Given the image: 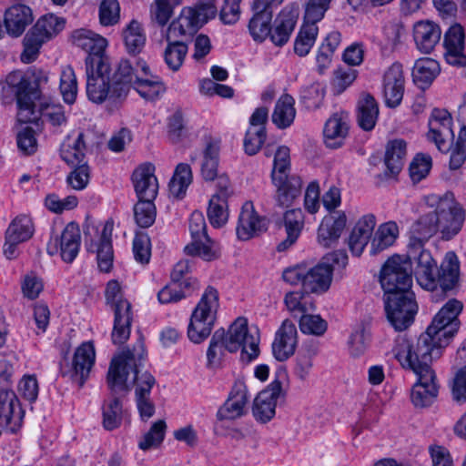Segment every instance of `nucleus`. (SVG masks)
<instances>
[{
    "label": "nucleus",
    "mask_w": 466,
    "mask_h": 466,
    "mask_svg": "<svg viewBox=\"0 0 466 466\" xmlns=\"http://www.w3.org/2000/svg\"><path fill=\"white\" fill-rule=\"evenodd\" d=\"M147 356L144 339L139 336L132 349L123 350L112 358L106 383L113 393H127L135 385L137 410L142 420H148L155 413V406L150 399L155 378L147 371H141Z\"/></svg>",
    "instance_id": "obj_1"
},
{
    "label": "nucleus",
    "mask_w": 466,
    "mask_h": 466,
    "mask_svg": "<svg viewBox=\"0 0 466 466\" xmlns=\"http://www.w3.org/2000/svg\"><path fill=\"white\" fill-rule=\"evenodd\" d=\"M47 82V76L42 70H28L26 72L14 71L6 76L7 85L15 95L18 106L17 119L21 123H32L41 116L53 126H61L66 118L60 105H46L35 109V100L40 98V87Z\"/></svg>",
    "instance_id": "obj_2"
},
{
    "label": "nucleus",
    "mask_w": 466,
    "mask_h": 466,
    "mask_svg": "<svg viewBox=\"0 0 466 466\" xmlns=\"http://www.w3.org/2000/svg\"><path fill=\"white\" fill-rule=\"evenodd\" d=\"M428 201L435 209L421 215L413 223L410 242L424 244L437 232L441 234L442 239H451L461 229L465 220L464 209L451 192H446L442 196L432 195Z\"/></svg>",
    "instance_id": "obj_3"
},
{
    "label": "nucleus",
    "mask_w": 466,
    "mask_h": 466,
    "mask_svg": "<svg viewBox=\"0 0 466 466\" xmlns=\"http://www.w3.org/2000/svg\"><path fill=\"white\" fill-rule=\"evenodd\" d=\"M406 260L415 264L414 275L419 285L427 290H437L438 287L446 293L456 288L460 278V262L452 251L446 253L436 277L437 263L431 253L420 242H409Z\"/></svg>",
    "instance_id": "obj_4"
},
{
    "label": "nucleus",
    "mask_w": 466,
    "mask_h": 466,
    "mask_svg": "<svg viewBox=\"0 0 466 466\" xmlns=\"http://www.w3.org/2000/svg\"><path fill=\"white\" fill-rule=\"evenodd\" d=\"M258 343V332L252 333L248 329L245 318H238L227 331L221 328L213 333L207 350V367L220 368L227 351L236 352L238 350H241V360L250 362L259 354Z\"/></svg>",
    "instance_id": "obj_5"
},
{
    "label": "nucleus",
    "mask_w": 466,
    "mask_h": 466,
    "mask_svg": "<svg viewBox=\"0 0 466 466\" xmlns=\"http://www.w3.org/2000/svg\"><path fill=\"white\" fill-rule=\"evenodd\" d=\"M394 358L404 370L413 371L418 377L412 387L411 401L416 407L431 405L438 395L436 375L431 367V362L436 359L433 355L417 354L412 350V341L406 338H398L392 348Z\"/></svg>",
    "instance_id": "obj_6"
},
{
    "label": "nucleus",
    "mask_w": 466,
    "mask_h": 466,
    "mask_svg": "<svg viewBox=\"0 0 466 466\" xmlns=\"http://www.w3.org/2000/svg\"><path fill=\"white\" fill-rule=\"evenodd\" d=\"M463 305L461 301L450 299L435 315L431 325L422 333L416 343L412 342V350L417 354L433 355L440 358L441 349L449 344L460 327L459 314Z\"/></svg>",
    "instance_id": "obj_7"
},
{
    "label": "nucleus",
    "mask_w": 466,
    "mask_h": 466,
    "mask_svg": "<svg viewBox=\"0 0 466 466\" xmlns=\"http://www.w3.org/2000/svg\"><path fill=\"white\" fill-rule=\"evenodd\" d=\"M217 7L213 0L185 6L162 32L165 41H183L193 36L209 19L214 18Z\"/></svg>",
    "instance_id": "obj_8"
},
{
    "label": "nucleus",
    "mask_w": 466,
    "mask_h": 466,
    "mask_svg": "<svg viewBox=\"0 0 466 466\" xmlns=\"http://www.w3.org/2000/svg\"><path fill=\"white\" fill-rule=\"evenodd\" d=\"M218 293L213 287H208L194 309L187 327L190 341L199 344L207 339L214 328L218 309Z\"/></svg>",
    "instance_id": "obj_9"
},
{
    "label": "nucleus",
    "mask_w": 466,
    "mask_h": 466,
    "mask_svg": "<svg viewBox=\"0 0 466 466\" xmlns=\"http://www.w3.org/2000/svg\"><path fill=\"white\" fill-rule=\"evenodd\" d=\"M86 74V95L95 104L108 101L116 105L123 101L122 97L113 96V83L110 78V66L106 58L98 56L85 60Z\"/></svg>",
    "instance_id": "obj_10"
},
{
    "label": "nucleus",
    "mask_w": 466,
    "mask_h": 466,
    "mask_svg": "<svg viewBox=\"0 0 466 466\" xmlns=\"http://www.w3.org/2000/svg\"><path fill=\"white\" fill-rule=\"evenodd\" d=\"M106 299L114 311L112 341L114 344H123L130 336L133 320L131 303L123 298L120 285L116 280H110L107 283Z\"/></svg>",
    "instance_id": "obj_11"
},
{
    "label": "nucleus",
    "mask_w": 466,
    "mask_h": 466,
    "mask_svg": "<svg viewBox=\"0 0 466 466\" xmlns=\"http://www.w3.org/2000/svg\"><path fill=\"white\" fill-rule=\"evenodd\" d=\"M380 281L385 295L412 292V268L403 256L394 255L383 265Z\"/></svg>",
    "instance_id": "obj_12"
},
{
    "label": "nucleus",
    "mask_w": 466,
    "mask_h": 466,
    "mask_svg": "<svg viewBox=\"0 0 466 466\" xmlns=\"http://www.w3.org/2000/svg\"><path fill=\"white\" fill-rule=\"evenodd\" d=\"M189 231L192 238L184 250L187 255L198 256L207 261L219 257L220 248L207 233V224L202 212H192L189 218Z\"/></svg>",
    "instance_id": "obj_13"
},
{
    "label": "nucleus",
    "mask_w": 466,
    "mask_h": 466,
    "mask_svg": "<svg viewBox=\"0 0 466 466\" xmlns=\"http://www.w3.org/2000/svg\"><path fill=\"white\" fill-rule=\"evenodd\" d=\"M385 310L390 325L402 331L411 325L418 306L413 292L385 295Z\"/></svg>",
    "instance_id": "obj_14"
},
{
    "label": "nucleus",
    "mask_w": 466,
    "mask_h": 466,
    "mask_svg": "<svg viewBox=\"0 0 466 466\" xmlns=\"http://www.w3.org/2000/svg\"><path fill=\"white\" fill-rule=\"evenodd\" d=\"M452 118L448 111L433 109L429 120L427 138L433 142L441 153L450 152L454 140Z\"/></svg>",
    "instance_id": "obj_15"
},
{
    "label": "nucleus",
    "mask_w": 466,
    "mask_h": 466,
    "mask_svg": "<svg viewBox=\"0 0 466 466\" xmlns=\"http://www.w3.org/2000/svg\"><path fill=\"white\" fill-rule=\"evenodd\" d=\"M284 396L281 381L274 380L270 382L253 400L252 414L255 420L260 423L271 420L276 414L279 399Z\"/></svg>",
    "instance_id": "obj_16"
},
{
    "label": "nucleus",
    "mask_w": 466,
    "mask_h": 466,
    "mask_svg": "<svg viewBox=\"0 0 466 466\" xmlns=\"http://www.w3.org/2000/svg\"><path fill=\"white\" fill-rule=\"evenodd\" d=\"M443 46L446 62L453 66L466 67L465 34L460 24H454L444 33Z\"/></svg>",
    "instance_id": "obj_17"
},
{
    "label": "nucleus",
    "mask_w": 466,
    "mask_h": 466,
    "mask_svg": "<svg viewBox=\"0 0 466 466\" xmlns=\"http://www.w3.org/2000/svg\"><path fill=\"white\" fill-rule=\"evenodd\" d=\"M24 410L16 394L7 389L0 390V426L12 432L22 425Z\"/></svg>",
    "instance_id": "obj_18"
},
{
    "label": "nucleus",
    "mask_w": 466,
    "mask_h": 466,
    "mask_svg": "<svg viewBox=\"0 0 466 466\" xmlns=\"http://www.w3.org/2000/svg\"><path fill=\"white\" fill-rule=\"evenodd\" d=\"M405 78L402 65L395 62L384 73L383 96L389 107L398 106L403 97Z\"/></svg>",
    "instance_id": "obj_19"
},
{
    "label": "nucleus",
    "mask_w": 466,
    "mask_h": 466,
    "mask_svg": "<svg viewBox=\"0 0 466 466\" xmlns=\"http://www.w3.org/2000/svg\"><path fill=\"white\" fill-rule=\"evenodd\" d=\"M298 344V331L295 324L285 319L275 335L272 352L279 361H285L295 352Z\"/></svg>",
    "instance_id": "obj_20"
},
{
    "label": "nucleus",
    "mask_w": 466,
    "mask_h": 466,
    "mask_svg": "<svg viewBox=\"0 0 466 466\" xmlns=\"http://www.w3.org/2000/svg\"><path fill=\"white\" fill-rule=\"evenodd\" d=\"M248 400V389L242 382L234 384L228 398L219 408L217 417L219 420H233L246 414Z\"/></svg>",
    "instance_id": "obj_21"
},
{
    "label": "nucleus",
    "mask_w": 466,
    "mask_h": 466,
    "mask_svg": "<svg viewBox=\"0 0 466 466\" xmlns=\"http://www.w3.org/2000/svg\"><path fill=\"white\" fill-rule=\"evenodd\" d=\"M267 229L266 218L258 215L252 203L246 202L241 208L237 226V236L248 240Z\"/></svg>",
    "instance_id": "obj_22"
},
{
    "label": "nucleus",
    "mask_w": 466,
    "mask_h": 466,
    "mask_svg": "<svg viewBox=\"0 0 466 466\" xmlns=\"http://www.w3.org/2000/svg\"><path fill=\"white\" fill-rule=\"evenodd\" d=\"M113 228L114 222L112 220H107L104 225L97 243L91 239L88 244L87 240H86L87 250L96 252L98 267L100 270L104 272H108L113 266L114 254L111 242Z\"/></svg>",
    "instance_id": "obj_23"
},
{
    "label": "nucleus",
    "mask_w": 466,
    "mask_h": 466,
    "mask_svg": "<svg viewBox=\"0 0 466 466\" xmlns=\"http://www.w3.org/2000/svg\"><path fill=\"white\" fill-rule=\"evenodd\" d=\"M96 351L91 341L82 343L76 350L73 359L71 378L81 388L89 376L95 364Z\"/></svg>",
    "instance_id": "obj_24"
},
{
    "label": "nucleus",
    "mask_w": 466,
    "mask_h": 466,
    "mask_svg": "<svg viewBox=\"0 0 466 466\" xmlns=\"http://www.w3.org/2000/svg\"><path fill=\"white\" fill-rule=\"evenodd\" d=\"M155 167L147 163L138 167L133 173V182L138 200L155 199L158 183L154 175Z\"/></svg>",
    "instance_id": "obj_25"
},
{
    "label": "nucleus",
    "mask_w": 466,
    "mask_h": 466,
    "mask_svg": "<svg viewBox=\"0 0 466 466\" xmlns=\"http://www.w3.org/2000/svg\"><path fill=\"white\" fill-rule=\"evenodd\" d=\"M298 15V10L291 6H286L280 11L269 34L274 45L282 46L289 41L294 31Z\"/></svg>",
    "instance_id": "obj_26"
},
{
    "label": "nucleus",
    "mask_w": 466,
    "mask_h": 466,
    "mask_svg": "<svg viewBox=\"0 0 466 466\" xmlns=\"http://www.w3.org/2000/svg\"><path fill=\"white\" fill-rule=\"evenodd\" d=\"M441 36V29L430 20L418 21L413 25V39L416 47L423 54H430Z\"/></svg>",
    "instance_id": "obj_27"
},
{
    "label": "nucleus",
    "mask_w": 466,
    "mask_h": 466,
    "mask_svg": "<svg viewBox=\"0 0 466 466\" xmlns=\"http://www.w3.org/2000/svg\"><path fill=\"white\" fill-rule=\"evenodd\" d=\"M276 187L275 201L281 208L290 207L298 199L302 191V181L298 176L273 177Z\"/></svg>",
    "instance_id": "obj_28"
},
{
    "label": "nucleus",
    "mask_w": 466,
    "mask_h": 466,
    "mask_svg": "<svg viewBox=\"0 0 466 466\" xmlns=\"http://www.w3.org/2000/svg\"><path fill=\"white\" fill-rule=\"evenodd\" d=\"M347 224V217L343 211H334L326 216L318 229V239L320 245L329 248L340 237Z\"/></svg>",
    "instance_id": "obj_29"
},
{
    "label": "nucleus",
    "mask_w": 466,
    "mask_h": 466,
    "mask_svg": "<svg viewBox=\"0 0 466 466\" xmlns=\"http://www.w3.org/2000/svg\"><path fill=\"white\" fill-rule=\"evenodd\" d=\"M33 20L31 8L23 4H15L5 12L4 23L6 32L14 37L20 36Z\"/></svg>",
    "instance_id": "obj_30"
},
{
    "label": "nucleus",
    "mask_w": 466,
    "mask_h": 466,
    "mask_svg": "<svg viewBox=\"0 0 466 466\" xmlns=\"http://www.w3.org/2000/svg\"><path fill=\"white\" fill-rule=\"evenodd\" d=\"M72 43L88 53L86 59L98 56L103 57V53L107 46V41L102 35L86 28L74 30L71 35Z\"/></svg>",
    "instance_id": "obj_31"
},
{
    "label": "nucleus",
    "mask_w": 466,
    "mask_h": 466,
    "mask_svg": "<svg viewBox=\"0 0 466 466\" xmlns=\"http://www.w3.org/2000/svg\"><path fill=\"white\" fill-rule=\"evenodd\" d=\"M81 235L76 223H68L59 238L55 239L56 247H59L60 256L66 263H71L76 258L80 248Z\"/></svg>",
    "instance_id": "obj_32"
},
{
    "label": "nucleus",
    "mask_w": 466,
    "mask_h": 466,
    "mask_svg": "<svg viewBox=\"0 0 466 466\" xmlns=\"http://www.w3.org/2000/svg\"><path fill=\"white\" fill-rule=\"evenodd\" d=\"M349 133L348 115L344 112L333 114L324 127V141L328 147L338 148L342 146Z\"/></svg>",
    "instance_id": "obj_33"
},
{
    "label": "nucleus",
    "mask_w": 466,
    "mask_h": 466,
    "mask_svg": "<svg viewBox=\"0 0 466 466\" xmlns=\"http://www.w3.org/2000/svg\"><path fill=\"white\" fill-rule=\"evenodd\" d=\"M305 218L300 208L287 210L283 216V226L287 238L279 243L277 250L279 252L289 248L298 240L304 228Z\"/></svg>",
    "instance_id": "obj_34"
},
{
    "label": "nucleus",
    "mask_w": 466,
    "mask_h": 466,
    "mask_svg": "<svg viewBox=\"0 0 466 466\" xmlns=\"http://www.w3.org/2000/svg\"><path fill=\"white\" fill-rule=\"evenodd\" d=\"M140 76L138 68H134L129 61L122 60L118 64L113 77V96L127 97L130 87L134 86L137 77Z\"/></svg>",
    "instance_id": "obj_35"
},
{
    "label": "nucleus",
    "mask_w": 466,
    "mask_h": 466,
    "mask_svg": "<svg viewBox=\"0 0 466 466\" xmlns=\"http://www.w3.org/2000/svg\"><path fill=\"white\" fill-rule=\"evenodd\" d=\"M87 136L85 132H79L74 140L68 137L64 141L60 148V156L67 165L74 167L87 164L86 159Z\"/></svg>",
    "instance_id": "obj_36"
},
{
    "label": "nucleus",
    "mask_w": 466,
    "mask_h": 466,
    "mask_svg": "<svg viewBox=\"0 0 466 466\" xmlns=\"http://www.w3.org/2000/svg\"><path fill=\"white\" fill-rule=\"evenodd\" d=\"M333 265L320 262L311 268H308L305 281L306 292L326 291L331 283Z\"/></svg>",
    "instance_id": "obj_37"
},
{
    "label": "nucleus",
    "mask_w": 466,
    "mask_h": 466,
    "mask_svg": "<svg viewBox=\"0 0 466 466\" xmlns=\"http://www.w3.org/2000/svg\"><path fill=\"white\" fill-rule=\"evenodd\" d=\"M319 346L316 342L309 341L302 345L299 350L293 368L296 378L301 381L309 379L313 368V359L317 356Z\"/></svg>",
    "instance_id": "obj_38"
},
{
    "label": "nucleus",
    "mask_w": 466,
    "mask_h": 466,
    "mask_svg": "<svg viewBox=\"0 0 466 466\" xmlns=\"http://www.w3.org/2000/svg\"><path fill=\"white\" fill-rule=\"evenodd\" d=\"M197 286V279L191 278L186 279L183 282L171 280L158 291V301L162 304L177 302L189 295Z\"/></svg>",
    "instance_id": "obj_39"
},
{
    "label": "nucleus",
    "mask_w": 466,
    "mask_h": 466,
    "mask_svg": "<svg viewBox=\"0 0 466 466\" xmlns=\"http://www.w3.org/2000/svg\"><path fill=\"white\" fill-rule=\"evenodd\" d=\"M439 63L432 58H420L416 61L412 76L414 83L421 89L431 85L436 76L440 74Z\"/></svg>",
    "instance_id": "obj_40"
},
{
    "label": "nucleus",
    "mask_w": 466,
    "mask_h": 466,
    "mask_svg": "<svg viewBox=\"0 0 466 466\" xmlns=\"http://www.w3.org/2000/svg\"><path fill=\"white\" fill-rule=\"evenodd\" d=\"M379 117V105L370 95H364L358 104V123L365 131L374 128Z\"/></svg>",
    "instance_id": "obj_41"
},
{
    "label": "nucleus",
    "mask_w": 466,
    "mask_h": 466,
    "mask_svg": "<svg viewBox=\"0 0 466 466\" xmlns=\"http://www.w3.org/2000/svg\"><path fill=\"white\" fill-rule=\"evenodd\" d=\"M294 104V98L289 94L282 95L277 101L272 121L279 128H287L293 123L296 116Z\"/></svg>",
    "instance_id": "obj_42"
},
{
    "label": "nucleus",
    "mask_w": 466,
    "mask_h": 466,
    "mask_svg": "<svg viewBox=\"0 0 466 466\" xmlns=\"http://www.w3.org/2000/svg\"><path fill=\"white\" fill-rule=\"evenodd\" d=\"M407 155V145L402 139L390 141L386 147L385 165L393 175L399 174L402 169Z\"/></svg>",
    "instance_id": "obj_43"
},
{
    "label": "nucleus",
    "mask_w": 466,
    "mask_h": 466,
    "mask_svg": "<svg viewBox=\"0 0 466 466\" xmlns=\"http://www.w3.org/2000/svg\"><path fill=\"white\" fill-rule=\"evenodd\" d=\"M65 27V20L53 14L39 18L30 32L46 42L61 32Z\"/></svg>",
    "instance_id": "obj_44"
},
{
    "label": "nucleus",
    "mask_w": 466,
    "mask_h": 466,
    "mask_svg": "<svg viewBox=\"0 0 466 466\" xmlns=\"http://www.w3.org/2000/svg\"><path fill=\"white\" fill-rule=\"evenodd\" d=\"M112 393V397L106 400L102 406L103 420L102 424L105 430L113 431L120 427L124 416L122 403L116 393Z\"/></svg>",
    "instance_id": "obj_45"
},
{
    "label": "nucleus",
    "mask_w": 466,
    "mask_h": 466,
    "mask_svg": "<svg viewBox=\"0 0 466 466\" xmlns=\"http://www.w3.org/2000/svg\"><path fill=\"white\" fill-rule=\"evenodd\" d=\"M399 235L395 222L390 221L379 227L370 244V253L375 255L391 246Z\"/></svg>",
    "instance_id": "obj_46"
},
{
    "label": "nucleus",
    "mask_w": 466,
    "mask_h": 466,
    "mask_svg": "<svg viewBox=\"0 0 466 466\" xmlns=\"http://www.w3.org/2000/svg\"><path fill=\"white\" fill-rule=\"evenodd\" d=\"M182 3L183 0H154L149 10L151 22L164 27L173 16L175 8Z\"/></svg>",
    "instance_id": "obj_47"
},
{
    "label": "nucleus",
    "mask_w": 466,
    "mask_h": 466,
    "mask_svg": "<svg viewBox=\"0 0 466 466\" xmlns=\"http://www.w3.org/2000/svg\"><path fill=\"white\" fill-rule=\"evenodd\" d=\"M192 182V172L188 164L180 163L169 182V193L176 198H182Z\"/></svg>",
    "instance_id": "obj_48"
},
{
    "label": "nucleus",
    "mask_w": 466,
    "mask_h": 466,
    "mask_svg": "<svg viewBox=\"0 0 466 466\" xmlns=\"http://www.w3.org/2000/svg\"><path fill=\"white\" fill-rule=\"evenodd\" d=\"M126 48L129 54L140 53L146 44V35L142 25L132 20L123 31Z\"/></svg>",
    "instance_id": "obj_49"
},
{
    "label": "nucleus",
    "mask_w": 466,
    "mask_h": 466,
    "mask_svg": "<svg viewBox=\"0 0 466 466\" xmlns=\"http://www.w3.org/2000/svg\"><path fill=\"white\" fill-rule=\"evenodd\" d=\"M163 57L167 67L176 72L182 66L187 56L188 46L184 41H166Z\"/></svg>",
    "instance_id": "obj_50"
},
{
    "label": "nucleus",
    "mask_w": 466,
    "mask_h": 466,
    "mask_svg": "<svg viewBox=\"0 0 466 466\" xmlns=\"http://www.w3.org/2000/svg\"><path fill=\"white\" fill-rule=\"evenodd\" d=\"M306 293V291H291L286 294L284 302L294 317L302 316L315 309L312 299Z\"/></svg>",
    "instance_id": "obj_51"
},
{
    "label": "nucleus",
    "mask_w": 466,
    "mask_h": 466,
    "mask_svg": "<svg viewBox=\"0 0 466 466\" xmlns=\"http://www.w3.org/2000/svg\"><path fill=\"white\" fill-rule=\"evenodd\" d=\"M319 27L317 25L304 22L294 43V51L299 56H307L313 46Z\"/></svg>",
    "instance_id": "obj_52"
},
{
    "label": "nucleus",
    "mask_w": 466,
    "mask_h": 466,
    "mask_svg": "<svg viewBox=\"0 0 466 466\" xmlns=\"http://www.w3.org/2000/svg\"><path fill=\"white\" fill-rule=\"evenodd\" d=\"M34 231L32 219L28 216L20 215L12 220L5 234L23 243L32 238Z\"/></svg>",
    "instance_id": "obj_53"
},
{
    "label": "nucleus",
    "mask_w": 466,
    "mask_h": 466,
    "mask_svg": "<svg viewBox=\"0 0 466 466\" xmlns=\"http://www.w3.org/2000/svg\"><path fill=\"white\" fill-rule=\"evenodd\" d=\"M272 15L269 12L254 11L249 21L248 30L255 41H263L269 35L271 30Z\"/></svg>",
    "instance_id": "obj_54"
},
{
    "label": "nucleus",
    "mask_w": 466,
    "mask_h": 466,
    "mask_svg": "<svg viewBox=\"0 0 466 466\" xmlns=\"http://www.w3.org/2000/svg\"><path fill=\"white\" fill-rule=\"evenodd\" d=\"M133 87L146 100H155L166 90L164 84L157 76H137Z\"/></svg>",
    "instance_id": "obj_55"
},
{
    "label": "nucleus",
    "mask_w": 466,
    "mask_h": 466,
    "mask_svg": "<svg viewBox=\"0 0 466 466\" xmlns=\"http://www.w3.org/2000/svg\"><path fill=\"white\" fill-rule=\"evenodd\" d=\"M60 92L66 104L71 105L76 101L77 81L75 71L70 66H66L61 73Z\"/></svg>",
    "instance_id": "obj_56"
},
{
    "label": "nucleus",
    "mask_w": 466,
    "mask_h": 466,
    "mask_svg": "<svg viewBox=\"0 0 466 466\" xmlns=\"http://www.w3.org/2000/svg\"><path fill=\"white\" fill-rule=\"evenodd\" d=\"M153 200H138L134 207L135 220L140 228H149L155 222L157 211Z\"/></svg>",
    "instance_id": "obj_57"
},
{
    "label": "nucleus",
    "mask_w": 466,
    "mask_h": 466,
    "mask_svg": "<svg viewBox=\"0 0 466 466\" xmlns=\"http://www.w3.org/2000/svg\"><path fill=\"white\" fill-rule=\"evenodd\" d=\"M167 424L165 420H159L152 424L149 431L144 435L139 441L138 447L143 451L158 447L165 437Z\"/></svg>",
    "instance_id": "obj_58"
},
{
    "label": "nucleus",
    "mask_w": 466,
    "mask_h": 466,
    "mask_svg": "<svg viewBox=\"0 0 466 466\" xmlns=\"http://www.w3.org/2000/svg\"><path fill=\"white\" fill-rule=\"evenodd\" d=\"M218 147L208 144L204 151V159L201 165V175L205 180H214L218 174Z\"/></svg>",
    "instance_id": "obj_59"
},
{
    "label": "nucleus",
    "mask_w": 466,
    "mask_h": 466,
    "mask_svg": "<svg viewBox=\"0 0 466 466\" xmlns=\"http://www.w3.org/2000/svg\"><path fill=\"white\" fill-rule=\"evenodd\" d=\"M299 329L302 333L322 336L328 328V323L319 315L305 313L299 318Z\"/></svg>",
    "instance_id": "obj_60"
},
{
    "label": "nucleus",
    "mask_w": 466,
    "mask_h": 466,
    "mask_svg": "<svg viewBox=\"0 0 466 466\" xmlns=\"http://www.w3.org/2000/svg\"><path fill=\"white\" fill-rule=\"evenodd\" d=\"M325 87L320 83H313L301 91V101L309 110H316L322 105Z\"/></svg>",
    "instance_id": "obj_61"
},
{
    "label": "nucleus",
    "mask_w": 466,
    "mask_h": 466,
    "mask_svg": "<svg viewBox=\"0 0 466 466\" xmlns=\"http://www.w3.org/2000/svg\"><path fill=\"white\" fill-rule=\"evenodd\" d=\"M333 0H309L305 5L304 22L317 25L329 9Z\"/></svg>",
    "instance_id": "obj_62"
},
{
    "label": "nucleus",
    "mask_w": 466,
    "mask_h": 466,
    "mask_svg": "<svg viewBox=\"0 0 466 466\" xmlns=\"http://www.w3.org/2000/svg\"><path fill=\"white\" fill-rule=\"evenodd\" d=\"M228 203L219 200L217 197H212L209 200L208 208V217L210 224L215 228H221L228 221V214L227 210Z\"/></svg>",
    "instance_id": "obj_63"
},
{
    "label": "nucleus",
    "mask_w": 466,
    "mask_h": 466,
    "mask_svg": "<svg viewBox=\"0 0 466 466\" xmlns=\"http://www.w3.org/2000/svg\"><path fill=\"white\" fill-rule=\"evenodd\" d=\"M266 137L265 127H249L244 139L245 152L249 156L256 155L260 150Z\"/></svg>",
    "instance_id": "obj_64"
}]
</instances>
